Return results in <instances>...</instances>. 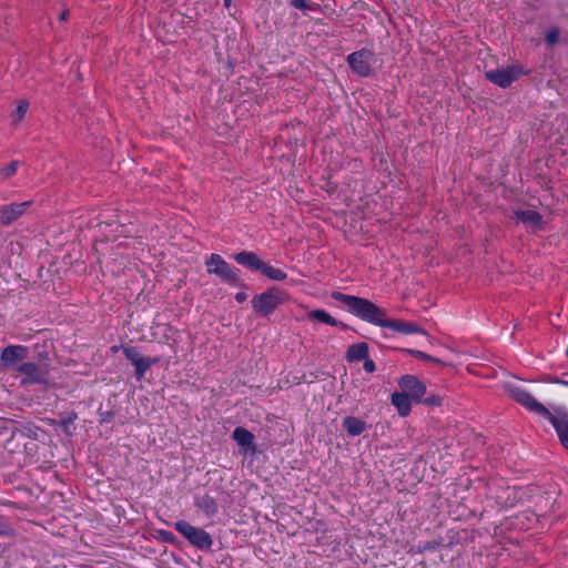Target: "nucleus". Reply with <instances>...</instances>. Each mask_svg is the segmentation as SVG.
I'll use <instances>...</instances> for the list:
<instances>
[{
	"instance_id": "c756f323",
	"label": "nucleus",
	"mask_w": 568,
	"mask_h": 568,
	"mask_svg": "<svg viewBox=\"0 0 568 568\" xmlns=\"http://www.w3.org/2000/svg\"><path fill=\"white\" fill-rule=\"evenodd\" d=\"M113 418H114V412H112V410H105V412L99 410V422L101 424L110 423V422L113 420Z\"/></svg>"
},
{
	"instance_id": "39448f33",
	"label": "nucleus",
	"mask_w": 568,
	"mask_h": 568,
	"mask_svg": "<svg viewBox=\"0 0 568 568\" xmlns=\"http://www.w3.org/2000/svg\"><path fill=\"white\" fill-rule=\"evenodd\" d=\"M347 63L355 74L367 78L374 74L376 54L371 49L364 48L351 53L347 57Z\"/></svg>"
},
{
	"instance_id": "5701e85b",
	"label": "nucleus",
	"mask_w": 568,
	"mask_h": 568,
	"mask_svg": "<svg viewBox=\"0 0 568 568\" xmlns=\"http://www.w3.org/2000/svg\"><path fill=\"white\" fill-rule=\"evenodd\" d=\"M77 418L78 414L74 410L68 413L67 416L61 418L60 425L64 434L72 435L71 425L74 423Z\"/></svg>"
},
{
	"instance_id": "412c9836",
	"label": "nucleus",
	"mask_w": 568,
	"mask_h": 568,
	"mask_svg": "<svg viewBox=\"0 0 568 568\" xmlns=\"http://www.w3.org/2000/svg\"><path fill=\"white\" fill-rule=\"evenodd\" d=\"M307 317L311 320H317L331 326H341L343 329L347 328L346 324L338 322L324 310H313L307 313Z\"/></svg>"
},
{
	"instance_id": "b1692460",
	"label": "nucleus",
	"mask_w": 568,
	"mask_h": 568,
	"mask_svg": "<svg viewBox=\"0 0 568 568\" xmlns=\"http://www.w3.org/2000/svg\"><path fill=\"white\" fill-rule=\"evenodd\" d=\"M409 354H412L414 357L418 358V359H422V361H425V362H432V363H435V364H438V365H443L445 366L446 364L440 361L439 358L437 357H434L432 355H428L422 351H417V349H409L408 351Z\"/></svg>"
},
{
	"instance_id": "2f4dec72",
	"label": "nucleus",
	"mask_w": 568,
	"mask_h": 568,
	"mask_svg": "<svg viewBox=\"0 0 568 568\" xmlns=\"http://www.w3.org/2000/svg\"><path fill=\"white\" fill-rule=\"evenodd\" d=\"M364 361V369L367 373H374L376 369L375 363L368 356Z\"/></svg>"
},
{
	"instance_id": "f704fd0d",
	"label": "nucleus",
	"mask_w": 568,
	"mask_h": 568,
	"mask_svg": "<svg viewBox=\"0 0 568 568\" xmlns=\"http://www.w3.org/2000/svg\"><path fill=\"white\" fill-rule=\"evenodd\" d=\"M435 548V544L428 541L426 542L424 546H423V549L424 550H430V549H434Z\"/></svg>"
},
{
	"instance_id": "4be33fe9",
	"label": "nucleus",
	"mask_w": 568,
	"mask_h": 568,
	"mask_svg": "<svg viewBox=\"0 0 568 568\" xmlns=\"http://www.w3.org/2000/svg\"><path fill=\"white\" fill-rule=\"evenodd\" d=\"M261 273L273 281H283L287 277V274L284 271L273 267L271 265H267L265 263H263Z\"/></svg>"
},
{
	"instance_id": "f03ea898",
	"label": "nucleus",
	"mask_w": 568,
	"mask_h": 568,
	"mask_svg": "<svg viewBox=\"0 0 568 568\" xmlns=\"http://www.w3.org/2000/svg\"><path fill=\"white\" fill-rule=\"evenodd\" d=\"M206 271L209 274H214L221 281L229 285L244 286L240 278V271L231 266L221 255L211 254L205 261Z\"/></svg>"
},
{
	"instance_id": "9d476101",
	"label": "nucleus",
	"mask_w": 568,
	"mask_h": 568,
	"mask_svg": "<svg viewBox=\"0 0 568 568\" xmlns=\"http://www.w3.org/2000/svg\"><path fill=\"white\" fill-rule=\"evenodd\" d=\"M400 389L413 400L420 403L426 394V385L414 375H404L398 379Z\"/></svg>"
},
{
	"instance_id": "4c0bfd02",
	"label": "nucleus",
	"mask_w": 568,
	"mask_h": 568,
	"mask_svg": "<svg viewBox=\"0 0 568 568\" xmlns=\"http://www.w3.org/2000/svg\"><path fill=\"white\" fill-rule=\"evenodd\" d=\"M232 0H224V6L229 8L231 6Z\"/></svg>"
},
{
	"instance_id": "20e7f679",
	"label": "nucleus",
	"mask_w": 568,
	"mask_h": 568,
	"mask_svg": "<svg viewBox=\"0 0 568 568\" xmlns=\"http://www.w3.org/2000/svg\"><path fill=\"white\" fill-rule=\"evenodd\" d=\"M174 528L194 547L201 550H210L213 539L209 532L202 528L192 526L186 520H178Z\"/></svg>"
},
{
	"instance_id": "7c9ffc66",
	"label": "nucleus",
	"mask_w": 568,
	"mask_h": 568,
	"mask_svg": "<svg viewBox=\"0 0 568 568\" xmlns=\"http://www.w3.org/2000/svg\"><path fill=\"white\" fill-rule=\"evenodd\" d=\"M159 535H160L161 539L165 542L173 544L175 540V536L169 530H160Z\"/></svg>"
},
{
	"instance_id": "c9c22d12",
	"label": "nucleus",
	"mask_w": 568,
	"mask_h": 568,
	"mask_svg": "<svg viewBox=\"0 0 568 568\" xmlns=\"http://www.w3.org/2000/svg\"><path fill=\"white\" fill-rule=\"evenodd\" d=\"M554 382L558 383V384H561V385H565V386H568V382L567 381L555 379Z\"/></svg>"
},
{
	"instance_id": "393cba45",
	"label": "nucleus",
	"mask_w": 568,
	"mask_h": 568,
	"mask_svg": "<svg viewBox=\"0 0 568 568\" xmlns=\"http://www.w3.org/2000/svg\"><path fill=\"white\" fill-rule=\"evenodd\" d=\"M291 6L302 11H315L318 4L312 3L308 0H291Z\"/></svg>"
},
{
	"instance_id": "bb28decb",
	"label": "nucleus",
	"mask_w": 568,
	"mask_h": 568,
	"mask_svg": "<svg viewBox=\"0 0 568 568\" xmlns=\"http://www.w3.org/2000/svg\"><path fill=\"white\" fill-rule=\"evenodd\" d=\"M28 109H29V103L24 100L20 101L16 109L14 115H13V116H16L14 122L21 121L23 119V116L26 115Z\"/></svg>"
},
{
	"instance_id": "f3484780",
	"label": "nucleus",
	"mask_w": 568,
	"mask_h": 568,
	"mask_svg": "<svg viewBox=\"0 0 568 568\" xmlns=\"http://www.w3.org/2000/svg\"><path fill=\"white\" fill-rule=\"evenodd\" d=\"M232 438L237 443L239 446L246 449L255 450L254 435L244 427H236L233 430Z\"/></svg>"
},
{
	"instance_id": "72a5a7b5",
	"label": "nucleus",
	"mask_w": 568,
	"mask_h": 568,
	"mask_svg": "<svg viewBox=\"0 0 568 568\" xmlns=\"http://www.w3.org/2000/svg\"><path fill=\"white\" fill-rule=\"evenodd\" d=\"M246 298H247V295L244 292H239L235 294V301L237 303H243L246 301Z\"/></svg>"
},
{
	"instance_id": "e433bc0d",
	"label": "nucleus",
	"mask_w": 568,
	"mask_h": 568,
	"mask_svg": "<svg viewBox=\"0 0 568 568\" xmlns=\"http://www.w3.org/2000/svg\"><path fill=\"white\" fill-rule=\"evenodd\" d=\"M68 18V11H63L61 14H60V20H65Z\"/></svg>"
},
{
	"instance_id": "2eb2a0df",
	"label": "nucleus",
	"mask_w": 568,
	"mask_h": 568,
	"mask_svg": "<svg viewBox=\"0 0 568 568\" xmlns=\"http://www.w3.org/2000/svg\"><path fill=\"white\" fill-rule=\"evenodd\" d=\"M195 507L201 510L207 518H212L219 513L216 500L210 495L196 496L194 499Z\"/></svg>"
},
{
	"instance_id": "f8f14e48",
	"label": "nucleus",
	"mask_w": 568,
	"mask_h": 568,
	"mask_svg": "<svg viewBox=\"0 0 568 568\" xmlns=\"http://www.w3.org/2000/svg\"><path fill=\"white\" fill-rule=\"evenodd\" d=\"M32 201L0 205V224L10 225L21 217L32 205Z\"/></svg>"
},
{
	"instance_id": "aec40b11",
	"label": "nucleus",
	"mask_w": 568,
	"mask_h": 568,
	"mask_svg": "<svg viewBox=\"0 0 568 568\" xmlns=\"http://www.w3.org/2000/svg\"><path fill=\"white\" fill-rule=\"evenodd\" d=\"M368 356V344L365 342L352 344L346 351L345 358L347 362H359Z\"/></svg>"
},
{
	"instance_id": "ddd939ff",
	"label": "nucleus",
	"mask_w": 568,
	"mask_h": 568,
	"mask_svg": "<svg viewBox=\"0 0 568 568\" xmlns=\"http://www.w3.org/2000/svg\"><path fill=\"white\" fill-rule=\"evenodd\" d=\"M547 419L556 429L562 446L568 449V412L557 407L555 413H551Z\"/></svg>"
},
{
	"instance_id": "dca6fc26",
	"label": "nucleus",
	"mask_w": 568,
	"mask_h": 568,
	"mask_svg": "<svg viewBox=\"0 0 568 568\" xmlns=\"http://www.w3.org/2000/svg\"><path fill=\"white\" fill-rule=\"evenodd\" d=\"M412 398L402 392H395L390 396L392 404L396 407L398 415L402 417H406L409 415L412 410Z\"/></svg>"
},
{
	"instance_id": "7ed1b4c3",
	"label": "nucleus",
	"mask_w": 568,
	"mask_h": 568,
	"mask_svg": "<svg viewBox=\"0 0 568 568\" xmlns=\"http://www.w3.org/2000/svg\"><path fill=\"white\" fill-rule=\"evenodd\" d=\"M503 387L509 397H511L515 402L524 406L529 412L545 418H548V416L551 414V412L546 406L535 399V397L521 386L515 383H505Z\"/></svg>"
},
{
	"instance_id": "1a4fd4ad",
	"label": "nucleus",
	"mask_w": 568,
	"mask_h": 568,
	"mask_svg": "<svg viewBox=\"0 0 568 568\" xmlns=\"http://www.w3.org/2000/svg\"><path fill=\"white\" fill-rule=\"evenodd\" d=\"M521 68L517 64H514L507 68L486 71L485 77L491 83L498 85L499 88L506 89L519 78Z\"/></svg>"
},
{
	"instance_id": "cd10ccee",
	"label": "nucleus",
	"mask_w": 568,
	"mask_h": 568,
	"mask_svg": "<svg viewBox=\"0 0 568 568\" xmlns=\"http://www.w3.org/2000/svg\"><path fill=\"white\" fill-rule=\"evenodd\" d=\"M422 403L432 407L442 406L443 397H440L439 395H432L426 398H422Z\"/></svg>"
},
{
	"instance_id": "473e14b6",
	"label": "nucleus",
	"mask_w": 568,
	"mask_h": 568,
	"mask_svg": "<svg viewBox=\"0 0 568 568\" xmlns=\"http://www.w3.org/2000/svg\"><path fill=\"white\" fill-rule=\"evenodd\" d=\"M10 530V525L8 521L0 516V536L7 535Z\"/></svg>"
},
{
	"instance_id": "f257e3e1",
	"label": "nucleus",
	"mask_w": 568,
	"mask_h": 568,
	"mask_svg": "<svg viewBox=\"0 0 568 568\" xmlns=\"http://www.w3.org/2000/svg\"><path fill=\"white\" fill-rule=\"evenodd\" d=\"M331 297L344 304L354 316L369 324L390 328L404 335L422 334L427 336L426 331L413 322L386 318V311L367 298L347 295L337 291L332 292Z\"/></svg>"
},
{
	"instance_id": "a211bd4d",
	"label": "nucleus",
	"mask_w": 568,
	"mask_h": 568,
	"mask_svg": "<svg viewBox=\"0 0 568 568\" xmlns=\"http://www.w3.org/2000/svg\"><path fill=\"white\" fill-rule=\"evenodd\" d=\"M343 427L346 429L349 436L355 437L365 432L368 428V425L365 420L361 418L354 416H346L343 419Z\"/></svg>"
},
{
	"instance_id": "c85d7f7f",
	"label": "nucleus",
	"mask_w": 568,
	"mask_h": 568,
	"mask_svg": "<svg viewBox=\"0 0 568 568\" xmlns=\"http://www.w3.org/2000/svg\"><path fill=\"white\" fill-rule=\"evenodd\" d=\"M558 39H559V31L557 29H552L550 31L547 32L546 34V42L548 45H554L558 42Z\"/></svg>"
},
{
	"instance_id": "0eeeda50",
	"label": "nucleus",
	"mask_w": 568,
	"mask_h": 568,
	"mask_svg": "<svg viewBox=\"0 0 568 568\" xmlns=\"http://www.w3.org/2000/svg\"><path fill=\"white\" fill-rule=\"evenodd\" d=\"M17 372L24 375L21 384H47L48 383V365L36 364L32 362L22 363L16 367Z\"/></svg>"
},
{
	"instance_id": "423d86ee",
	"label": "nucleus",
	"mask_w": 568,
	"mask_h": 568,
	"mask_svg": "<svg viewBox=\"0 0 568 568\" xmlns=\"http://www.w3.org/2000/svg\"><path fill=\"white\" fill-rule=\"evenodd\" d=\"M282 302L283 294L277 288H271L261 294H256L251 301L254 311L262 316L272 314Z\"/></svg>"
},
{
	"instance_id": "9b49d317",
	"label": "nucleus",
	"mask_w": 568,
	"mask_h": 568,
	"mask_svg": "<svg viewBox=\"0 0 568 568\" xmlns=\"http://www.w3.org/2000/svg\"><path fill=\"white\" fill-rule=\"evenodd\" d=\"M28 347L23 345L6 346L0 354V365L4 368L17 367L18 362L28 358Z\"/></svg>"
},
{
	"instance_id": "4468645a",
	"label": "nucleus",
	"mask_w": 568,
	"mask_h": 568,
	"mask_svg": "<svg viewBox=\"0 0 568 568\" xmlns=\"http://www.w3.org/2000/svg\"><path fill=\"white\" fill-rule=\"evenodd\" d=\"M234 260L251 271H258L263 267V261L254 252L242 251L233 255Z\"/></svg>"
},
{
	"instance_id": "a878e982",
	"label": "nucleus",
	"mask_w": 568,
	"mask_h": 568,
	"mask_svg": "<svg viewBox=\"0 0 568 568\" xmlns=\"http://www.w3.org/2000/svg\"><path fill=\"white\" fill-rule=\"evenodd\" d=\"M18 166H19V161H11L8 165H6L1 169L2 178L3 179L11 178L17 172Z\"/></svg>"
},
{
	"instance_id": "6ab92c4d",
	"label": "nucleus",
	"mask_w": 568,
	"mask_h": 568,
	"mask_svg": "<svg viewBox=\"0 0 568 568\" xmlns=\"http://www.w3.org/2000/svg\"><path fill=\"white\" fill-rule=\"evenodd\" d=\"M514 216L517 221L536 227L542 223L541 214L535 210H517L514 212Z\"/></svg>"
},
{
	"instance_id": "6e6552de",
	"label": "nucleus",
	"mask_w": 568,
	"mask_h": 568,
	"mask_svg": "<svg viewBox=\"0 0 568 568\" xmlns=\"http://www.w3.org/2000/svg\"><path fill=\"white\" fill-rule=\"evenodd\" d=\"M123 354L128 361L135 366L136 379H142L152 365L160 362L159 357L142 356L139 348L134 346L122 347Z\"/></svg>"
}]
</instances>
